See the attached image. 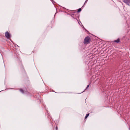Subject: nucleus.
Masks as SVG:
<instances>
[{
	"label": "nucleus",
	"mask_w": 130,
	"mask_h": 130,
	"mask_svg": "<svg viewBox=\"0 0 130 130\" xmlns=\"http://www.w3.org/2000/svg\"><path fill=\"white\" fill-rule=\"evenodd\" d=\"M89 85H88L87 86V88H86V89H85V90H86V89H87V88H88V87H89Z\"/></svg>",
	"instance_id": "8"
},
{
	"label": "nucleus",
	"mask_w": 130,
	"mask_h": 130,
	"mask_svg": "<svg viewBox=\"0 0 130 130\" xmlns=\"http://www.w3.org/2000/svg\"><path fill=\"white\" fill-rule=\"evenodd\" d=\"M90 40V38L89 37H87L84 39V43L85 44H87L89 43Z\"/></svg>",
	"instance_id": "1"
},
{
	"label": "nucleus",
	"mask_w": 130,
	"mask_h": 130,
	"mask_svg": "<svg viewBox=\"0 0 130 130\" xmlns=\"http://www.w3.org/2000/svg\"><path fill=\"white\" fill-rule=\"evenodd\" d=\"M89 113L87 114L86 115L85 117V118L86 119L87 118V117L89 116Z\"/></svg>",
	"instance_id": "6"
},
{
	"label": "nucleus",
	"mask_w": 130,
	"mask_h": 130,
	"mask_svg": "<svg viewBox=\"0 0 130 130\" xmlns=\"http://www.w3.org/2000/svg\"><path fill=\"white\" fill-rule=\"evenodd\" d=\"M81 10V8H80L78 9V10L77 11L78 12H80Z\"/></svg>",
	"instance_id": "7"
},
{
	"label": "nucleus",
	"mask_w": 130,
	"mask_h": 130,
	"mask_svg": "<svg viewBox=\"0 0 130 130\" xmlns=\"http://www.w3.org/2000/svg\"><path fill=\"white\" fill-rule=\"evenodd\" d=\"M5 35L6 37L8 39L10 38V34L8 31H7L6 32L5 34Z\"/></svg>",
	"instance_id": "2"
},
{
	"label": "nucleus",
	"mask_w": 130,
	"mask_h": 130,
	"mask_svg": "<svg viewBox=\"0 0 130 130\" xmlns=\"http://www.w3.org/2000/svg\"><path fill=\"white\" fill-rule=\"evenodd\" d=\"M20 90L21 92L22 93H24V92L23 89H20Z\"/></svg>",
	"instance_id": "5"
},
{
	"label": "nucleus",
	"mask_w": 130,
	"mask_h": 130,
	"mask_svg": "<svg viewBox=\"0 0 130 130\" xmlns=\"http://www.w3.org/2000/svg\"><path fill=\"white\" fill-rule=\"evenodd\" d=\"M123 2L128 5H129L130 3V0H123Z\"/></svg>",
	"instance_id": "3"
},
{
	"label": "nucleus",
	"mask_w": 130,
	"mask_h": 130,
	"mask_svg": "<svg viewBox=\"0 0 130 130\" xmlns=\"http://www.w3.org/2000/svg\"><path fill=\"white\" fill-rule=\"evenodd\" d=\"M120 41V40L119 39H118L117 40H115L114 41V42H116L117 43H118Z\"/></svg>",
	"instance_id": "4"
},
{
	"label": "nucleus",
	"mask_w": 130,
	"mask_h": 130,
	"mask_svg": "<svg viewBox=\"0 0 130 130\" xmlns=\"http://www.w3.org/2000/svg\"><path fill=\"white\" fill-rule=\"evenodd\" d=\"M88 1V0H86L85 2L84 5Z\"/></svg>",
	"instance_id": "9"
}]
</instances>
